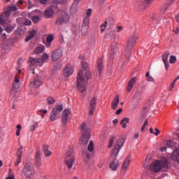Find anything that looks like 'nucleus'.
<instances>
[{"label":"nucleus","instance_id":"obj_1","mask_svg":"<svg viewBox=\"0 0 179 179\" xmlns=\"http://www.w3.org/2000/svg\"><path fill=\"white\" fill-rule=\"evenodd\" d=\"M82 70L80 71L77 76V87L81 93H85L87 89V80L92 78V72L89 68V64L82 62Z\"/></svg>","mask_w":179,"mask_h":179},{"label":"nucleus","instance_id":"obj_2","mask_svg":"<svg viewBox=\"0 0 179 179\" xmlns=\"http://www.w3.org/2000/svg\"><path fill=\"white\" fill-rule=\"evenodd\" d=\"M124 143L125 141L124 139L120 138L115 143L114 149L111 151L110 157V160L113 161V162L110 164V168L111 170L115 171V170L118 169L119 163L118 161H117V157L122 146H124Z\"/></svg>","mask_w":179,"mask_h":179},{"label":"nucleus","instance_id":"obj_3","mask_svg":"<svg viewBox=\"0 0 179 179\" xmlns=\"http://www.w3.org/2000/svg\"><path fill=\"white\" fill-rule=\"evenodd\" d=\"M47 59H48V55L47 53H44L43 55V58L41 59L29 57L28 59V64H29V71H34L37 66H43L45 62V60Z\"/></svg>","mask_w":179,"mask_h":179},{"label":"nucleus","instance_id":"obj_4","mask_svg":"<svg viewBox=\"0 0 179 179\" xmlns=\"http://www.w3.org/2000/svg\"><path fill=\"white\" fill-rule=\"evenodd\" d=\"M150 169L154 173H159L162 169H169V162L167 159L155 160L150 164Z\"/></svg>","mask_w":179,"mask_h":179},{"label":"nucleus","instance_id":"obj_5","mask_svg":"<svg viewBox=\"0 0 179 179\" xmlns=\"http://www.w3.org/2000/svg\"><path fill=\"white\" fill-rule=\"evenodd\" d=\"M80 130L83 131V137L80 140L81 145H87L89 140L90 139V128L87 127V123L83 122L80 125Z\"/></svg>","mask_w":179,"mask_h":179},{"label":"nucleus","instance_id":"obj_6","mask_svg":"<svg viewBox=\"0 0 179 179\" xmlns=\"http://www.w3.org/2000/svg\"><path fill=\"white\" fill-rule=\"evenodd\" d=\"M138 41V35L136 34H132L129 40L127 41L126 50L124 52V55L125 58H129L131 55V50L134 48V44H136V41Z\"/></svg>","mask_w":179,"mask_h":179},{"label":"nucleus","instance_id":"obj_7","mask_svg":"<svg viewBox=\"0 0 179 179\" xmlns=\"http://www.w3.org/2000/svg\"><path fill=\"white\" fill-rule=\"evenodd\" d=\"M20 80L17 78V76L15 77V80L13 82V89L10 90V96L13 100L17 99V94L20 92Z\"/></svg>","mask_w":179,"mask_h":179},{"label":"nucleus","instance_id":"obj_8","mask_svg":"<svg viewBox=\"0 0 179 179\" xmlns=\"http://www.w3.org/2000/svg\"><path fill=\"white\" fill-rule=\"evenodd\" d=\"M65 164L69 171L75 164V157H73V148H69L65 158Z\"/></svg>","mask_w":179,"mask_h":179},{"label":"nucleus","instance_id":"obj_9","mask_svg":"<svg viewBox=\"0 0 179 179\" xmlns=\"http://www.w3.org/2000/svg\"><path fill=\"white\" fill-rule=\"evenodd\" d=\"M23 171L25 177H27L28 178H33L36 174V169L30 162H27L25 164Z\"/></svg>","mask_w":179,"mask_h":179},{"label":"nucleus","instance_id":"obj_10","mask_svg":"<svg viewBox=\"0 0 179 179\" xmlns=\"http://www.w3.org/2000/svg\"><path fill=\"white\" fill-rule=\"evenodd\" d=\"M90 20L89 17H85L83 20V26L81 28L82 35L85 36H87V33H89V23Z\"/></svg>","mask_w":179,"mask_h":179},{"label":"nucleus","instance_id":"obj_11","mask_svg":"<svg viewBox=\"0 0 179 179\" xmlns=\"http://www.w3.org/2000/svg\"><path fill=\"white\" fill-rule=\"evenodd\" d=\"M73 66L71 64H67L64 69V76H65V78H69V76L73 73Z\"/></svg>","mask_w":179,"mask_h":179},{"label":"nucleus","instance_id":"obj_12","mask_svg":"<svg viewBox=\"0 0 179 179\" xmlns=\"http://www.w3.org/2000/svg\"><path fill=\"white\" fill-rule=\"evenodd\" d=\"M69 117H71V110L65 109L62 114V122L64 124H68Z\"/></svg>","mask_w":179,"mask_h":179},{"label":"nucleus","instance_id":"obj_13","mask_svg":"<svg viewBox=\"0 0 179 179\" xmlns=\"http://www.w3.org/2000/svg\"><path fill=\"white\" fill-rule=\"evenodd\" d=\"M62 55H64V52H62V50L57 49L54 50L52 53V61H58V59L62 58Z\"/></svg>","mask_w":179,"mask_h":179},{"label":"nucleus","instance_id":"obj_14","mask_svg":"<svg viewBox=\"0 0 179 179\" xmlns=\"http://www.w3.org/2000/svg\"><path fill=\"white\" fill-rule=\"evenodd\" d=\"M35 165L37 167H41L43 165V162H41V151L40 150H37L35 155Z\"/></svg>","mask_w":179,"mask_h":179},{"label":"nucleus","instance_id":"obj_15","mask_svg":"<svg viewBox=\"0 0 179 179\" xmlns=\"http://www.w3.org/2000/svg\"><path fill=\"white\" fill-rule=\"evenodd\" d=\"M41 85H43V81H41L38 78H35L34 80L30 83L29 86L34 89H38Z\"/></svg>","mask_w":179,"mask_h":179},{"label":"nucleus","instance_id":"obj_16","mask_svg":"<svg viewBox=\"0 0 179 179\" xmlns=\"http://www.w3.org/2000/svg\"><path fill=\"white\" fill-rule=\"evenodd\" d=\"M129 163H131V159H129V157H127L124 161L122 166V173H123V174L127 173V169L129 167Z\"/></svg>","mask_w":179,"mask_h":179},{"label":"nucleus","instance_id":"obj_17","mask_svg":"<svg viewBox=\"0 0 179 179\" xmlns=\"http://www.w3.org/2000/svg\"><path fill=\"white\" fill-rule=\"evenodd\" d=\"M110 50L113 55H111V58L114 59V55L118 52V44L113 42L110 45Z\"/></svg>","mask_w":179,"mask_h":179},{"label":"nucleus","instance_id":"obj_18","mask_svg":"<svg viewBox=\"0 0 179 179\" xmlns=\"http://www.w3.org/2000/svg\"><path fill=\"white\" fill-rule=\"evenodd\" d=\"M17 10V7L16 6H8L6 8V14L8 16H10L12 12H16Z\"/></svg>","mask_w":179,"mask_h":179},{"label":"nucleus","instance_id":"obj_19","mask_svg":"<svg viewBox=\"0 0 179 179\" xmlns=\"http://www.w3.org/2000/svg\"><path fill=\"white\" fill-rule=\"evenodd\" d=\"M119 103H120V95H115V99L113 100L112 104H111L112 110H117Z\"/></svg>","mask_w":179,"mask_h":179},{"label":"nucleus","instance_id":"obj_20","mask_svg":"<svg viewBox=\"0 0 179 179\" xmlns=\"http://www.w3.org/2000/svg\"><path fill=\"white\" fill-rule=\"evenodd\" d=\"M136 83V78H132L129 80L127 85V90L128 93L132 90V88L134 87V85Z\"/></svg>","mask_w":179,"mask_h":179},{"label":"nucleus","instance_id":"obj_21","mask_svg":"<svg viewBox=\"0 0 179 179\" xmlns=\"http://www.w3.org/2000/svg\"><path fill=\"white\" fill-rule=\"evenodd\" d=\"M171 159L173 162H176L177 163H179V148L175 150L174 152L172 153Z\"/></svg>","mask_w":179,"mask_h":179},{"label":"nucleus","instance_id":"obj_22","mask_svg":"<svg viewBox=\"0 0 179 179\" xmlns=\"http://www.w3.org/2000/svg\"><path fill=\"white\" fill-rule=\"evenodd\" d=\"M64 110V105H56L52 111L53 113H56V114H59L60 115L61 113H62V110Z\"/></svg>","mask_w":179,"mask_h":179},{"label":"nucleus","instance_id":"obj_23","mask_svg":"<svg viewBox=\"0 0 179 179\" xmlns=\"http://www.w3.org/2000/svg\"><path fill=\"white\" fill-rule=\"evenodd\" d=\"M104 65L103 64V57H99L97 59V68L99 73H101V71H103Z\"/></svg>","mask_w":179,"mask_h":179},{"label":"nucleus","instance_id":"obj_24","mask_svg":"<svg viewBox=\"0 0 179 179\" xmlns=\"http://www.w3.org/2000/svg\"><path fill=\"white\" fill-rule=\"evenodd\" d=\"M97 97H94L90 103V108H92V110H96V107H97Z\"/></svg>","mask_w":179,"mask_h":179},{"label":"nucleus","instance_id":"obj_25","mask_svg":"<svg viewBox=\"0 0 179 179\" xmlns=\"http://www.w3.org/2000/svg\"><path fill=\"white\" fill-rule=\"evenodd\" d=\"M59 117H60L59 114L56 113L52 110V112L50 113V121H57V120H58V118H59Z\"/></svg>","mask_w":179,"mask_h":179},{"label":"nucleus","instance_id":"obj_26","mask_svg":"<svg viewBox=\"0 0 179 179\" xmlns=\"http://www.w3.org/2000/svg\"><path fill=\"white\" fill-rule=\"evenodd\" d=\"M43 153L46 157H48L52 155V152L48 150V145H43Z\"/></svg>","mask_w":179,"mask_h":179},{"label":"nucleus","instance_id":"obj_27","mask_svg":"<svg viewBox=\"0 0 179 179\" xmlns=\"http://www.w3.org/2000/svg\"><path fill=\"white\" fill-rule=\"evenodd\" d=\"M64 23H65V17L64 16L58 17L55 21L57 26H61V24H64Z\"/></svg>","mask_w":179,"mask_h":179},{"label":"nucleus","instance_id":"obj_28","mask_svg":"<svg viewBox=\"0 0 179 179\" xmlns=\"http://www.w3.org/2000/svg\"><path fill=\"white\" fill-rule=\"evenodd\" d=\"M36 36V30L33 29L29 32V36L25 38L26 43L30 41Z\"/></svg>","mask_w":179,"mask_h":179},{"label":"nucleus","instance_id":"obj_29","mask_svg":"<svg viewBox=\"0 0 179 179\" xmlns=\"http://www.w3.org/2000/svg\"><path fill=\"white\" fill-rule=\"evenodd\" d=\"M45 50V47L44 45H41L38 48H36L34 50V54H41L44 50Z\"/></svg>","mask_w":179,"mask_h":179},{"label":"nucleus","instance_id":"obj_30","mask_svg":"<svg viewBox=\"0 0 179 179\" xmlns=\"http://www.w3.org/2000/svg\"><path fill=\"white\" fill-rule=\"evenodd\" d=\"M153 1L155 0H141V5H143V6H149L150 5H152L153 3Z\"/></svg>","mask_w":179,"mask_h":179},{"label":"nucleus","instance_id":"obj_31","mask_svg":"<svg viewBox=\"0 0 179 179\" xmlns=\"http://www.w3.org/2000/svg\"><path fill=\"white\" fill-rule=\"evenodd\" d=\"M76 12H78V3H73L71 7V13H72V15H75Z\"/></svg>","mask_w":179,"mask_h":179},{"label":"nucleus","instance_id":"obj_32","mask_svg":"<svg viewBox=\"0 0 179 179\" xmlns=\"http://www.w3.org/2000/svg\"><path fill=\"white\" fill-rule=\"evenodd\" d=\"M121 125H122V128H127V124H129V118L124 117L120 122Z\"/></svg>","mask_w":179,"mask_h":179},{"label":"nucleus","instance_id":"obj_33","mask_svg":"<svg viewBox=\"0 0 179 179\" xmlns=\"http://www.w3.org/2000/svg\"><path fill=\"white\" fill-rule=\"evenodd\" d=\"M44 15L48 17H51V16L54 15V10H52V8H48L45 11Z\"/></svg>","mask_w":179,"mask_h":179},{"label":"nucleus","instance_id":"obj_34","mask_svg":"<svg viewBox=\"0 0 179 179\" xmlns=\"http://www.w3.org/2000/svg\"><path fill=\"white\" fill-rule=\"evenodd\" d=\"M88 150L89 152H93V150H94V143H93V141H90L88 145Z\"/></svg>","mask_w":179,"mask_h":179},{"label":"nucleus","instance_id":"obj_35","mask_svg":"<svg viewBox=\"0 0 179 179\" xmlns=\"http://www.w3.org/2000/svg\"><path fill=\"white\" fill-rule=\"evenodd\" d=\"M170 55L169 52H166L164 55L162 56V59L164 62H169V55Z\"/></svg>","mask_w":179,"mask_h":179},{"label":"nucleus","instance_id":"obj_36","mask_svg":"<svg viewBox=\"0 0 179 179\" xmlns=\"http://www.w3.org/2000/svg\"><path fill=\"white\" fill-rule=\"evenodd\" d=\"M48 44L50 45L54 41V35H49L46 38Z\"/></svg>","mask_w":179,"mask_h":179},{"label":"nucleus","instance_id":"obj_37","mask_svg":"<svg viewBox=\"0 0 179 179\" xmlns=\"http://www.w3.org/2000/svg\"><path fill=\"white\" fill-rule=\"evenodd\" d=\"M114 139H115V137H114V136H110V140H109V145L108 148H113V145H114Z\"/></svg>","mask_w":179,"mask_h":179},{"label":"nucleus","instance_id":"obj_38","mask_svg":"<svg viewBox=\"0 0 179 179\" xmlns=\"http://www.w3.org/2000/svg\"><path fill=\"white\" fill-rule=\"evenodd\" d=\"M17 161L15 163V166H19L20 164L22 163V155L20 154L17 155Z\"/></svg>","mask_w":179,"mask_h":179},{"label":"nucleus","instance_id":"obj_39","mask_svg":"<svg viewBox=\"0 0 179 179\" xmlns=\"http://www.w3.org/2000/svg\"><path fill=\"white\" fill-rule=\"evenodd\" d=\"M166 146L168 148H171V149H173V148H174V141H171V140H169L166 142Z\"/></svg>","mask_w":179,"mask_h":179},{"label":"nucleus","instance_id":"obj_40","mask_svg":"<svg viewBox=\"0 0 179 179\" xmlns=\"http://www.w3.org/2000/svg\"><path fill=\"white\" fill-rule=\"evenodd\" d=\"M4 30L8 33H10L11 31H13V27H12L11 25H8L4 28Z\"/></svg>","mask_w":179,"mask_h":179},{"label":"nucleus","instance_id":"obj_41","mask_svg":"<svg viewBox=\"0 0 179 179\" xmlns=\"http://www.w3.org/2000/svg\"><path fill=\"white\" fill-rule=\"evenodd\" d=\"M169 62L170 64H176V62H177V57H176L174 55L171 56Z\"/></svg>","mask_w":179,"mask_h":179},{"label":"nucleus","instance_id":"obj_42","mask_svg":"<svg viewBox=\"0 0 179 179\" xmlns=\"http://www.w3.org/2000/svg\"><path fill=\"white\" fill-rule=\"evenodd\" d=\"M20 131H22V125L17 124L16 130V136H20Z\"/></svg>","mask_w":179,"mask_h":179},{"label":"nucleus","instance_id":"obj_43","mask_svg":"<svg viewBox=\"0 0 179 179\" xmlns=\"http://www.w3.org/2000/svg\"><path fill=\"white\" fill-rule=\"evenodd\" d=\"M47 101H48V104H54V103H55V99L51 96H49L48 99H47Z\"/></svg>","mask_w":179,"mask_h":179},{"label":"nucleus","instance_id":"obj_44","mask_svg":"<svg viewBox=\"0 0 179 179\" xmlns=\"http://www.w3.org/2000/svg\"><path fill=\"white\" fill-rule=\"evenodd\" d=\"M68 0H55V3H59V5H65Z\"/></svg>","mask_w":179,"mask_h":179},{"label":"nucleus","instance_id":"obj_45","mask_svg":"<svg viewBox=\"0 0 179 179\" xmlns=\"http://www.w3.org/2000/svg\"><path fill=\"white\" fill-rule=\"evenodd\" d=\"M33 23H38L40 22V17L35 15L31 19Z\"/></svg>","mask_w":179,"mask_h":179},{"label":"nucleus","instance_id":"obj_46","mask_svg":"<svg viewBox=\"0 0 179 179\" xmlns=\"http://www.w3.org/2000/svg\"><path fill=\"white\" fill-rule=\"evenodd\" d=\"M23 20H24L23 24H24V26H30V24H31V21L29 19L23 18Z\"/></svg>","mask_w":179,"mask_h":179},{"label":"nucleus","instance_id":"obj_47","mask_svg":"<svg viewBox=\"0 0 179 179\" xmlns=\"http://www.w3.org/2000/svg\"><path fill=\"white\" fill-rule=\"evenodd\" d=\"M38 127V122H36L34 124L30 126V131H35L36 128Z\"/></svg>","mask_w":179,"mask_h":179},{"label":"nucleus","instance_id":"obj_48","mask_svg":"<svg viewBox=\"0 0 179 179\" xmlns=\"http://www.w3.org/2000/svg\"><path fill=\"white\" fill-rule=\"evenodd\" d=\"M22 150H23V146H20L19 148H18V149H17V155H22V153H23V151H22Z\"/></svg>","mask_w":179,"mask_h":179},{"label":"nucleus","instance_id":"obj_49","mask_svg":"<svg viewBox=\"0 0 179 179\" xmlns=\"http://www.w3.org/2000/svg\"><path fill=\"white\" fill-rule=\"evenodd\" d=\"M2 16H3V15H1V17H0V24L1 26H5V20H3V17H2Z\"/></svg>","mask_w":179,"mask_h":179},{"label":"nucleus","instance_id":"obj_50","mask_svg":"<svg viewBox=\"0 0 179 179\" xmlns=\"http://www.w3.org/2000/svg\"><path fill=\"white\" fill-rule=\"evenodd\" d=\"M155 131L156 132H154V135H155V136H159V135H160V130H159V129H157V128H155Z\"/></svg>","mask_w":179,"mask_h":179},{"label":"nucleus","instance_id":"obj_51","mask_svg":"<svg viewBox=\"0 0 179 179\" xmlns=\"http://www.w3.org/2000/svg\"><path fill=\"white\" fill-rule=\"evenodd\" d=\"M91 15H92V8H90L87 11V17L90 18Z\"/></svg>","mask_w":179,"mask_h":179},{"label":"nucleus","instance_id":"obj_52","mask_svg":"<svg viewBox=\"0 0 179 179\" xmlns=\"http://www.w3.org/2000/svg\"><path fill=\"white\" fill-rule=\"evenodd\" d=\"M164 64L165 65L166 70L169 71V68H170V64H169V62H164Z\"/></svg>","mask_w":179,"mask_h":179},{"label":"nucleus","instance_id":"obj_53","mask_svg":"<svg viewBox=\"0 0 179 179\" xmlns=\"http://www.w3.org/2000/svg\"><path fill=\"white\" fill-rule=\"evenodd\" d=\"M90 159V155L89 152H85V161L87 162Z\"/></svg>","mask_w":179,"mask_h":179},{"label":"nucleus","instance_id":"obj_54","mask_svg":"<svg viewBox=\"0 0 179 179\" xmlns=\"http://www.w3.org/2000/svg\"><path fill=\"white\" fill-rule=\"evenodd\" d=\"M148 82H155V78H153L152 76H150L147 78Z\"/></svg>","mask_w":179,"mask_h":179},{"label":"nucleus","instance_id":"obj_55","mask_svg":"<svg viewBox=\"0 0 179 179\" xmlns=\"http://www.w3.org/2000/svg\"><path fill=\"white\" fill-rule=\"evenodd\" d=\"M121 113H122V108H120L116 111V115H120V114H121Z\"/></svg>","mask_w":179,"mask_h":179},{"label":"nucleus","instance_id":"obj_56","mask_svg":"<svg viewBox=\"0 0 179 179\" xmlns=\"http://www.w3.org/2000/svg\"><path fill=\"white\" fill-rule=\"evenodd\" d=\"M1 38H3V40H6V38H8V36H6V33H3L1 36Z\"/></svg>","mask_w":179,"mask_h":179},{"label":"nucleus","instance_id":"obj_57","mask_svg":"<svg viewBox=\"0 0 179 179\" xmlns=\"http://www.w3.org/2000/svg\"><path fill=\"white\" fill-rule=\"evenodd\" d=\"M101 27L106 29V27H107V21H105L104 23L101 25Z\"/></svg>","mask_w":179,"mask_h":179},{"label":"nucleus","instance_id":"obj_58","mask_svg":"<svg viewBox=\"0 0 179 179\" xmlns=\"http://www.w3.org/2000/svg\"><path fill=\"white\" fill-rule=\"evenodd\" d=\"M169 89V91L171 92V90L174 89V84L171 83Z\"/></svg>","mask_w":179,"mask_h":179},{"label":"nucleus","instance_id":"obj_59","mask_svg":"<svg viewBox=\"0 0 179 179\" xmlns=\"http://www.w3.org/2000/svg\"><path fill=\"white\" fill-rule=\"evenodd\" d=\"M94 110H96V109H93L92 108H90V115H93V113H94Z\"/></svg>","mask_w":179,"mask_h":179},{"label":"nucleus","instance_id":"obj_60","mask_svg":"<svg viewBox=\"0 0 179 179\" xmlns=\"http://www.w3.org/2000/svg\"><path fill=\"white\" fill-rule=\"evenodd\" d=\"M39 1H40L41 3H43V4L44 5V4H45V3H47V1H48V0H39Z\"/></svg>","mask_w":179,"mask_h":179},{"label":"nucleus","instance_id":"obj_61","mask_svg":"<svg viewBox=\"0 0 179 179\" xmlns=\"http://www.w3.org/2000/svg\"><path fill=\"white\" fill-rule=\"evenodd\" d=\"M122 26H119L117 27V33H120V31H122Z\"/></svg>","mask_w":179,"mask_h":179},{"label":"nucleus","instance_id":"obj_62","mask_svg":"<svg viewBox=\"0 0 179 179\" xmlns=\"http://www.w3.org/2000/svg\"><path fill=\"white\" fill-rule=\"evenodd\" d=\"M178 79H179V76H178L177 78H176V79L172 82V84H173V85H176V82H177V80H178Z\"/></svg>","mask_w":179,"mask_h":179},{"label":"nucleus","instance_id":"obj_63","mask_svg":"<svg viewBox=\"0 0 179 179\" xmlns=\"http://www.w3.org/2000/svg\"><path fill=\"white\" fill-rule=\"evenodd\" d=\"M135 139H138V138H139V134H135L134 136Z\"/></svg>","mask_w":179,"mask_h":179},{"label":"nucleus","instance_id":"obj_64","mask_svg":"<svg viewBox=\"0 0 179 179\" xmlns=\"http://www.w3.org/2000/svg\"><path fill=\"white\" fill-rule=\"evenodd\" d=\"M113 124H118V119H115L113 120Z\"/></svg>","mask_w":179,"mask_h":179}]
</instances>
